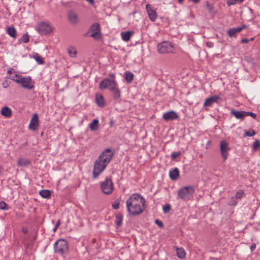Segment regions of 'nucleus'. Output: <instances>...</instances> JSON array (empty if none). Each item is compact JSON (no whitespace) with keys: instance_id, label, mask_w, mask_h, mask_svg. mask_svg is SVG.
<instances>
[{"instance_id":"10","label":"nucleus","mask_w":260,"mask_h":260,"mask_svg":"<svg viewBox=\"0 0 260 260\" xmlns=\"http://www.w3.org/2000/svg\"><path fill=\"white\" fill-rule=\"evenodd\" d=\"M220 149L221 151V154L222 155V158H223V160L224 161L228 158V152L230 150L229 143L226 141H221L220 143Z\"/></svg>"},{"instance_id":"31","label":"nucleus","mask_w":260,"mask_h":260,"mask_svg":"<svg viewBox=\"0 0 260 260\" xmlns=\"http://www.w3.org/2000/svg\"><path fill=\"white\" fill-rule=\"evenodd\" d=\"M39 193L40 196L44 198H49L51 195V192L49 190H41Z\"/></svg>"},{"instance_id":"26","label":"nucleus","mask_w":260,"mask_h":260,"mask_svg":"<svg viewBox=\"0 0 260 260\" xmlns=\"http://www.w3.org/2000/svg\"><path fill=\"white\" fill-rule=\"evenodd\" d=\"M32 57L35 59L38 63L42 64L44 63L43 58L38 53H33L32 54Z\"/></svg>"},{"instance_id":"29","label":"nucleus","mask_w":260,"mask_h":260,"mask_svg":"<svg viewBox=\"0 0 260 260\" xmlns=\"http://www.w3.org/2000/svg\"><path fill=\"white\" fill-rule=\"evenodd\" d=\"M7 32L8 34L13 38H15L16 37V30L13 27H9L7 29Z\"/></svg>"},{"instance_id":"44","label":"nucleus","mask_w":260,"mask_h":260,"mask_svg":"<svg viewBox=\"0 0 260 260\" xmlns=\"http://www.w3.org/2000/svg\"><path fill=\"white\" fill-rule=\"evenodd\" d=\"M250 116L254 119L256 117V115L255 113L250 112H246V116Z\"/></svg>"},{"instance_id":"45","label":"nucleus","mask_w":260,"mask_h":260,"mask_svg":"<svg viewBox=\"0 0 260 260\" xmlns=\"http://www.w3.org/2000/svg\"><path fill=\"white\" fill-rule=\"evenodd\" d=\"M60 221L59 220H58L53 229L54 232H55L57 230V228L60 225Z\"/></svg>"},{"instance_id":"42","label":"nucleus","mask_w":260,"mask_h":260,"mask_svg":"<svg viewBox=\"0 0 260 260\" xmlns=\"http://www.w3.org/2000/svg\"><path fill=\"white\" fill-rule=\"evenodd\" d=\"M180 154V152H173L171 154V157L174 159L178 157Z\"/></svg>"},{"instance_id":"19","label":"nucleus","mask_w":260,"mask_h":260,"mask_svg":"<svg viewBox=\"0 0 260 260\" xmlns=\"http://www.w3.org/2000/svg\"><path fill=\"white\" fill-rule=\"evenodd\" d=\"M246 28V25H243L241 27L237 28H231L228 31V35L230 37H235L236 34L240 32L243 29Z\"/></svg>"},{"instance_id":"38","label":"nucleus","mask_w":260,"mask_h":260,"mask_svg":"<svg viewBox=\"0 0 260 260\" xmlns=\"http://www.w3.org/2000/svg\"><path fill=\"white\" fill-rule=\"evenodd\" d=\"M237 201L235 197H232L230 201H229L228 205L230 206H235L237 204Z\"/></svg>"},{"instance_id":"6","label":"nucleus","mask_w":260,"mask_h":260,"mask_svg":"<svg viewBox=\"0 0 260 260\" xmlns=\"http://www.w3.org/2000/svg\"><path fill=\"white\" fill-rule=\"evenodd\" d=\"M37 31L41 35H48L52 32L53 27L50 23L42 22L38 25Z\"/></svg>"},{"instance_id":"5","label":"nucleus","mask_w":260,"mask_h":260,"mask_svg":"<svg viewBox=\"0 0 260 260\" xmlns=\"http://www.w3.org/2000/svg\"><path fill=\"white\" fill-rule=\"evenodd\" d=\"M157 51L161 54L173 53L174 50L173 46L168 41L162 42L157 45Z\"/></svg>"},{"instance_id":"48","label":"nucleus","mask_w":260,"mask_h":260,"mask_svg":"<svg viewBox=\"0 0 260 260\" xmlns=\"http://www.w3.org/2000/svg\"><path fill=\"white\" fill-rule=\"evenodd\" d=\"M250 42V40L247 39H243L241 41L242 44H246Z\"/></svg>"},{"instance_id":"16","label":"nucleus","mask_w":260,"mask_h":260,"mask_svg":"<svg viewBox=\"0 0 260 260\" xmlns=\"http://www.w3.org/2000/svg\"><path fill=\"white\" fill-rule=\"evenodd\" d=\"M231 114L234 115L236 118L240 120H243L246 116V111H237L233 109L231 111Z\"/></svg>"},{"instance_id":"14","label":"nucleus","mask_w":260,"mask_h":260,"mask_svg":"<svg viewBox=\"0 0 260 260\" xmlns=\"http://www.w3.org/2000/svg\"><path fill=\"white\" fill-rule=\"evenodd\" d=\"M219 100H220V98L218 95H214L206 99L204 103V107H211L214 103H217Z\"/></svg>"},{"instance_id":"18","label":"nucleus","mask_w":260,"mask_h":260,"mask_svg":"<svg viewBox=\"0 0 260 260\" xmlns=\"http://www.w3.org/2000/svg\"><path fill=\"white\" fill-rule=\"evenodd\" d=\"M8 74H9V78L14 81V82L18 83L20 78L22 75H20L19 74H17L16 72H15L13 69L9 70L8 71Z\"/></svg>"},{"instance_id":"7","label":"nucleus","mask_w":260,"mask_h":260,"mask_svg":"<svg viewBox=\"0 0 260 260\" xmlns=\"http://www.w3.org/2000/svg\"><path fill=\"white\" fill-rule=\"evenodd\" d=\"M116 85H117L116 81L111 80L109 78H105L100 84L99 88L101 90L108 89L109 90H111Z\"/></svg>"},{"instance_id":"15","label":"nucleus","mask_w":260,"mask_h":260,"mask_svg":"<svg viewBox=\"0 0 260 260\" xmlns=\"http://www.w3.org/2000/svg\"><path fill=\"white\" fill-rule=\"evenodd\" d=\"M100 25L98 23L92 24L90 27L91 32L90 36L95 39L99 38L100 37Z\"/></svg>"},{"instance_id":"25","label":"nucleus","mask_w":260,"mask_h":260,"mask_svg":"<svg viewBox=\"0 0 260 260\" xmlns=\"http://www.w3.org/2000/svg\"><path fill=\"white\" fill-rule=\"evenodd\" d=\"M1 114L7 117H10L12 115L11 110L8 107H4L2 108Z\"/></svg>"},{"instance_id":"28","label":"nucleus","mask_w":260,"mask_h":260,"mask_svg":"<svg viewBox=\"0 0 260 260\" xmlns=\"http://www.w3.org/2000/svg\"><path fill=\"white\" fill-rule=\"evenodd\" d=\"M99 121L98 119H94L92 122L89 124L90 129L92 131H96L99 128Z\"/></svg>"},{"instance_id":"3","label":"nucleus","mask_w":260,"mask_h":260,"mask_svg":"<svg viewBox=\"0 0 260 260\" xmlns=\"http://www.w3.org/2000/svg\"><path fill=\"white\" fill-rule=\"evenodd\" d=\"M194 192V189L192 186H186L178 191V197L181 200L188 201L191 198Z\"/></svg>"},{"instance_id":"2","label":"nucleus","mask_w":260,"mask_h":260,"mask_svg":"<svg viewBox=\"0 0 260 260\" xmlns=\"http://www.w3.org/2000/svg\"><path fill=\"white\" fill-rule=\"evenodd\" d=\"M111 149H107L98 157L94 163L93 177L96 178L105 170L113 156Z\"/></svg>"},{"instance_id":"12","label":"nucleus","mask_w":260,"mask_h":260,"mask_svg":"<svg viewBox=\"0 0 260 260\" xmlns=\"http://www.w3.org/2000/svg\"><path fill=\"white\" fill-rule=\"evenodd\" d=\"M39 125V116L38 114L35 113L33 115L31 118L29 128L32 130H36Z\"/></svg>"},{"instance_id":"40","label":"nucleus","mask_w":260,"mask_h":260,"mask_svg":"<svg viewBox=\"0 0 260 260\" xmlns=\"http://www.w3.org/2000/svg\"><path fill=\"white\" fill-rule=\"evenodd\" d=\"M171 210V206L169 204H167L163 207V211L165 213L169 212Z\"/></svg>"},{"instance_id":"9","label":"nucleus","mask_w":260,"mask_h":260,"mask_svg":"<svg viewBox=\"0 0 260 260\" xmlns=\"http://www.w3.org/2000/svg\"><path fill=\"white\" fill-rule=\"evenodd\" d=\"M18 84L21 85L23 88L27 89H31L34 87V83L30 77L21 76Z\"/></svg>"},{"instance_id":"43","label":"nucleus","mask_w":260,"mask_h":260,"mask_svg":"<svg viewBox=\"0 0 260 260\" xmlns=\"http://www.w3.org/2000/svg\"><path fill=\"white\" fill-rule=\"evenodd\" d=\"M22 41L24 43H27L29 41V36L27 35H25L22 37Z\"/></svg>"},{"instance_id":"37","label":"nucleus","mask_w":260,"mask_h":260,"mask_svg":"<svg viewBox=\"0 0 260 260\" xmlns=\"http://www.w3.org/2000/svg\"><path fill=\"white\" fill-rule=\"evenodd\" d=\"M243 194H244V191L242 190H240L237 191L235 198L236 199H241L242 198Z\"/></svg>"},{"instance_id":"27","label":"nucleus","mask_w":260,"mask_h":260,"mask_svg":"<svg viewBox=\"0 0 260 260\" xmlns=\"http://www.w3.org/2000/svg\"><path fill=\"white\" fill-rule=\"evenodd\" d=\"M97 104L101 107H102L105 104V101L103 96L102 94H96L95 96Z\"/></svg>"},{"instance_id":"32","label":"nucleus","mask_w":260,"mask_h":260,"mask_svg":"<svg viewBox=\"0 0 260 260\" xmlns=\"http://www.w3.org/2000/svg\"><path fill=\"white\" fill-rule=\"evenodd\" d=\"M29 163V161L25 158H20L18 160V166L19 167L27 166Z\"/></svg>"},{"instance_id":"51","label":"nucleus","mask_w":260,"mask_h":260,"mask_svg":"<svg viewBox=\"0 0 260 260\" xmlns=\"http://www.w3.org/2000/svg\"><path fill=\"white\" fill-rule=\"evenodd\" d=\"M191 1H192L193 3H195V4H197V3H199L200 0H191Z\"/></svg>"},{"instance_id":"46","label":"nucleus","mask_w":260,"mask_h":260,"mask_svg":"<svg viewBox=\"0 0 260 260\" xmlns=\"http://www.w3.org/2000/svg\"><path fill=\"white\" fill-rule=\"evenodd\" d=\"M109 76L110 78V79L111 80H114V81H116V76L114 74H109Z\"/></svg>"},{"instance_id":"23","label":"nucleus","mask_w":260,"mask_h":260,"mask_svg":"<svg viewBox=\"0 0 260 260\" xmlns=\"http://www.w3.org/2000/svg\"><path fill=\"white\" fill-rule=\"evenodd\" d=\"M133 32L131 31H123L121 32L122 39L125 42H128L133 35Z\"/></svg>"},{"instance_id":"8","label":"nucleus","mask_w":260,"mask_h":260,"mask_svg":"<svg viewBox=\"0 0 260 260\" xmlns=\"http://www.w3.org/2000/svg\"><path fill=\"white\" fill-rule=\"evenodd\" d=\"M101 188L103 192L107 194H111L113 190V185L112 180L109 178L101 183Z\"/></svg>"},{"instance_id":"17","label":"nucleus","mask_w":260,"mask_h":260,"mask_svg":"<svg viewBox=\"0 0 260 260\" xmlns=\"http://www.w3.org/2000/svg\"><path fill=\"white\" fill-rule=\"evenodd\" d=\"M68 17L70 23L73 24H76L79 22L78 16L73 11L69 12Z\"/></svg>"},{"instance_id":"11","label":"nucleus","mask_w":260,"mask_h":260,"mask_svg":"<svg viewBox=\"0 0 260 260\" xmlns=\"http://www.w3.org/2000/svg\"><path fill=\"white\" fill-rule=\"evenodd\" d=\"M162 118L166 121L173 120L177 119L179 115L177 112L171 111L164 113Z\"/></svg>"},{"instance_id":"33","label":"nucleus","mask_w":260,"mask_h":260,"mask_svg":"<svg viewBox=\"0 0 260 260\" xmlns=\"http://www.w3.org/2000/svg\"><path fill=\"white\" fill-rule=\"evenodd\" d=\"M116 223L118 226H121L123 220V216L121 214H118L116 216Z\"/></svg>"},{"instance_id":"35","label":"nucleus","mask_w":260,"mask_h":260,"mask_svg":"<svg viewBox=\"0 0 260 260\" xmlns=\"http://www.w3.org/2000/svg\"><path fill=\"white\" fill-rule=\"evenodd\" d=\"M260 147V143L256 140L253 143L252 149L255 151Z\"/></svg>"},{"instance_id":"13","label":"nucleus","mask_w":260,"mask_h":260,"mask_svg":"<svg viewBox=\"0 0 260 260\" xmlns=\"http://www.w3.org/2000/svg\"><path fill=\"white\" fill-rule=\"evenodd\" d=\"M146 8L150 19L152 21H155L157 17L156 11L149 4L146 6Z\"/></svg>"},{"instance_id":"24","label":"nucleus","mask_w":260,"mask_h":260,"mask_svg":"<svg viewBox=\"0 0 260 260\" xmlns=\"http://www.w3.org/2000/svg\"><path fill=\"white\" fill-rule=\"evenodd\" d=\"M134 74L130 71H126L124 73V78L126 82L129 84L134 79Z\"/></svg>"},{"instance_id":"20","label":"nucleus","mask_w":260,"mask_h":260,"mask_svg":"<svg viewBox=\"0 0 260 260\" xmlns=\"http://www.w3.org/2000/svg\"><path fill=\"white\" fill-rule=\"evenodd\" d=\"M179 176V169L177 168L172 169L169 171V176L173 180H177Z\"/></svg>"},{"instance_id":"39","label":"nucleus","mask_w":260,"mask_h":260,"mask_svg":"<svg viewBox=\"0 0 260 260\" xmlns=\"http://www.w3.org/2000/svg\"><path fill=\"white\" fill-rule=\"evenodd\" d=\"M120 201L117 200L115 201L112 204V207L114 209H118L119 207Z\"/></svg>"},{"instance_id":"47","label":"nucleus","mask_w":260,"mask_h":260,"mask_svg":"<svg viewBox=\"0 0 260 260\" xmlns=\"http://www.w3.org/2000/svg\"><path fill=\"white\" fill-rule=\"evenodd\" d=\"M155 223L160 227H162L163 226L162 222L161 221L159 220L158 219H156L155 220Z\"/></svg>"},{"instance_id":"41","label":"nucleus","mask_w":260,"mask_h":260,"mask_svg":"<svg viewBox=\"0 0 260 260\" xmlns=\"http://www.w3.org/2000/svg\"><path fill=\"white\" fill-rule=\"evenodd\" d=\"M0 209L2 210H8V208L7 204L4 202H0Z\"/></svg>"},{"instance_id":"4","label":"nucleus","mask_w":260,"mask_h":260,"mask_svg":"<svg viewBox=\"0 0 260 260\" xmlns=\"http://www.w3.org/2000/svg\"><path fill=\"white\" fill-rule=\"evenodd\" d=\"M54 250L56 253L63 254L68 250V243L63 239H60L54 244Z\"/></svg>"},{"instance_id":"53","label":"nucleus","mask_w":260,"mask_h":260,"mask_svg":"<svg viewBox=\"0 0 260 260\" xmlns=\"http://www.w3.org/2000/svg\"><path fill=\"white\" fill-rule=\"evenodd\" d=\"M22 231L24 233H26L27 232V231L26 230L23 229Z\"/></svg>"},{"instance_id":"21","label":"nucleus","mask_w":260,"mask_h":260,"mask_svg":"<svg viewBox=\"0 0 260 260\" xmlns=\"http://www.w3.org/2000/svg\"><path fill=\"white\" fill-rule=\"evenodd\" d=\"M110 91H112L113 97L115 100L118 101L120 100L121 96V91L118 87V85Z\"/></svg>"},{"instance_id":"52","label":"nucleus","mask_w":260,"mask_h":260,"mask_svg":"<svg viewBox=\"0 0 260 260\" xmlns=\"http://www.w3.org/2000/svg\"><path fill=\"white\" fill-rule=\"evenodd\" d=\"M183 0H178V2L180 3V4H181L182 2H183Z\"/></svg>"},{"instance_id":"54","label":"nucleus","mask_w":260,"mask_h":260,"mask_svg":"<svg viewBox=\"0 0 260 260\" xmlns=\"http://www.w3.org/2000/svg\"><path fill=\"white\" fill-rule=\"evenodd\" d=\"M250 40V41H253L254 40V38H250V39H249Z\"/></svg>"},{"instance_id":"36","label":"nucleus","mask_w":260,"mask_h":260,"mask_svg":"<svg viewBox=\"0 0 260 260\" xmlns=\"http://www.w3.org/2000/svg\"><path fill=\"white\" fill-rule=\"evenodd\" d=\"M255 131L254 130L251 129H249V131H247L245 133V136H248V137H252V136H253L254 135H255Z\"/></svg>"},{"instance_id":"22","label":"nucleus","mask_w":260,"mask_h":260,"mask_svg":"<svg viewBox=\"0 0 260 260\" xmlns=\"http://www.w3.org/2000/svg\"><path fill=\"white\" fill-rule=\"evenodd\" d=\"M68 53L69 56L72 58H75L77 56V50L75 47L73 46H70L68 47Z\"/></svg>"},{"instance_id":"34","label":"nucleus","mask_w":260,"mask_h":260,"mask_svg":"<svg viewBox=\"0 0 260 260\" xmlns=\"http://www.w3.org/2000/svg\"><path fill=\"white\" fill-rule=\"evenodd\" d=\"M244 0H228L226 4L228 6L236 5L237 3H242Z\"/></svg>"},{"instance_id":"1","label":"nucleus","mask_w":260,"mask_h":260,"mask_svg":"<svg viewBox=\"0 0 260 260\" xmlns=\"http://www.w3.org/2000/svg\"><path fill=\"white\" fill-rule=\"evenodd\" d=\"M145 202L141 194L137 193L131 194L125 202L129 215L137 216L142 213L145 209Z\"/></svg>"},{"instance_id":"30","label":"nucleus","mask_w":260,"mask_h":260,"mask_svg":"<svg viewBox=\"0 0 260 260\" xmlns=\"http://www.w3.org/2000/svg\"><path fill=\"white\" fill-rule=\"evenodd\" d=\"M177 255L179 258H182L185 256V252L182 248H177Z\"/></svg>"},{"instance_id":"49","label":"nucleus","mask_w":260,"mask_h":260,"mask_svg":"<svg viewBox=\"0 0 260 260\" xmlns=\"http://www.w3.org/2000/svg\"><path fill=\"white\" fill-rule=\"evenodd\" d=\"M256 248V244L255 243H252L250 246V250L251 251H253Z\"/></svg>"},{"instance_id":"50","label":"nucleus","mask_w":260,"mask_h":260,"mask_svg":"<svg viewBox=\"0 0 260 260\" xmlns=\"http://www.w3.org/2000/svg\"><path fill=\"white\" fill-rule=\"evenodd\" d=\"M9 86V84L8 83L7 81H5L3 82V86L4 88H7Z\"/></svg>"}]
</instances>
